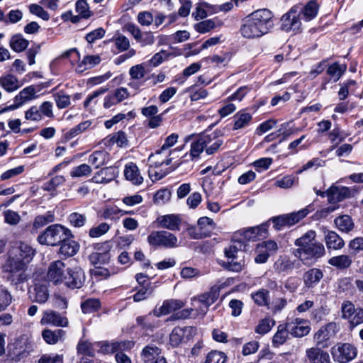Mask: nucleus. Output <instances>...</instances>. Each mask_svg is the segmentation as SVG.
I'll return each instance as SVG.
<instances>
[{
    "label": "nucleus",
    "mask_w": 363,
    "mask_h": 363,
    "mask_svg": "<svg viewBox=\"0 0 363 363\" xmlns=\"http://www.w3.org/2000/svg\"><path fill=\"white\" fill-rule=\"evenodd\" d=\"M35 252V249L23 242H18L16 247H13L2 266L6 281L14 286L26 281L28 278L26 271Z\"/></svg>",
    "instance_id": "1"
},
{
    "label": "nucleus",
    "mask_w": 363,
    "mask_h": 363,
    "mask_svg": "<svg viewBox=\"0 0 363 363\" xmlns=\"http://www.w3.org/2000/svg\"><path fill=\"white\" fill-rule=\"evenodd\" d=\"M273 26L272 13L266 9H259L252 12L242 20L240 32L244 38L257 39L269 33Z\"/></svg>",
    "instance_id": "2"
},
{
    "label": "nucleus",
    "mask_w": 363,
    "mask_h": 363,
    "mask_svg": "<svg viewBox=\"0 0 363 363\" xmlns=\"http://www.w3.org/2000/svg\"><path fill=\"white\" fill-rule=\"evenodd\" d=\"M316 236L314 230H308L294 242L298 247L293 250L292 254L305 265H311L325 254L324 245L318 242H313Z\"/></svg>",
    "instance_id": "3"
},
{
    "label": "nucleus",
    "mask_w": 363,
    "mask_h": 363,
    "mask_svg": "<svg viewBox=\"0 0 363 363\" xmlns=\"http://www.w3.org/2000/svg\"><path fill=\"white\" fill-rule=\"evenodd\" d=\"M175 150H170L161 147L160 150L149 156L148 161L151 164L148 172L152 180H159L165 176V172H157L155 171V168L171 164L172 160L174 159L173 155H175Z\"/></svg>",
    "instance_id": "4"
},
{
    "label": "nucleus",
    "mask_w": 363,
    "mask_h": 363,
    "mask_svg": "<svg viewBox=\"0 0 363 363\" xmlns=\"http://www.w3.org/2000/svg\"><path fill=\"white\" fill-rule=\"evenodd\" d=\"M67 236H72V231L60 224H52L41 233L37 240L40 245L56 246Z\"/></svg>",
    "instance_id": "5"
},
{
    "label": "nucleus",
    "mask_w": 363,
    "mask_h": 363,
    "mask_svg": "<svg viewBox=\"0 0 363 363\" xmlns=\"http://www.w3.org/2000/svg\"><path fill=\"white\" fill-rule=\"evenodd\" d=\"M219 296V289L213 287L209 291L202 294L198 296H194L191 299V306L196 316H203Z\"/></svg>",
    "instance_id": "6"
},
{
    "label": "nucleus",
    "mask_w": 363,
    "mask_h": 363,
    "mask_svg": "<svg viewBox=\"0 0 363 363\" xmlns=\"http://www.w3.org/2000/svg\"><path fill=\"white\" fill-rule=\"evenodd\" d=\"M148 243L155 247L174 248L179 246L177 238L169 231H152L147 237Z\"/></svg>",
    "instance_id": "7"
},
{
    "label": "nucleus",
    "mask_w": 363,
    "mask_h": 363,
    "mask_svg": "<svg viewBox=\"0 0 363 363\" xmlns=\"http://www.w3.org/2000/svg\"><path fill=\"white\" fill-rule=\"evenodd\" d=\"M301 17L298 13V6H293L281 18V28L286 32L301 31Z\"/></svg>",
    "instance_id": "8"
},
{
    "label": "nucleus",
    "mask_w": 363,
    "mask_h": 363,
    "mask_svg": "<svg viewBox=\"0 0 363 363\" xmlns=\"http://www.w3.org/2000/svg\"><path fill=\"white\" fill-rule=\"evenodd\" d=\"M285 323L290 335L294 337H303L307 335L311 331V323L307 319L291 317L286 318Z\"/></svg>",
    "instance_id": "9"
},
{
    "label": "nucleus",
    "mask_w": 363,
    "mask_h": 363,
    "mask_svg": "<svg viewBox=\"0 0 363 363\" xmlns=\"http://www.w3.org/2000/svg\"><path fill=\"white\" fill-rule=\"evenodd\" d=\"M342 318L349 321L352 328L363 323V309L355 308L349 301H345L341 306Z\"/></svg>",
    "instance_id": "10"
},
{
    "label": "nucleus",
    "mask_w": 363,
    "mask_h": 363,
    "mask_svg": "<svg viewBox=\"0 0 363 363\" xmlns=\"http://www.w3.org/2000/svg\"><path fill=\"white\" fill-rule=\"evenodd\" d=\"M337 330V325L334 322L321 327L313 335L316 346L321 348L328 347L330 345V340L335 335Z\"/></svg>",
    "instance_id": "11"
},
{
    "label": "nucleus",
    "mask_w": 363,
    "mask_h": 363,
    "mask_svg": "<svg viewBox=\"0 0 363 363\" xmlns=\"http://www.w3.org/2000/svg\"><path fill=\"white\" fill-rule=\"evenodd\" d=\"M332 354L335 361L347 363L356 357L357 350L353 345L345 343L333 347Z\"/></svg>",
    "instance_id": "12"
},
{
    "label": "nucleus",
    "mask_w": 363,
    "mask_h": 363,
    "mask_svg": "<svg viewBox=\"0 0 363 363\" xmlns=\"http://www.w3.org/2000/svg\"><path fill=\"white\" fill-rule=\"evenodd\" d=\"M36 91L33 86H29L22 89L13 99V104L0 111V113L17 109L26 103L35 98Z\"/></svg>",
    "instance_id": "13"
},
{
    "label": "nucleus",
    "mask_w": 363,
    "mask_h": 363,
    "mask_svg": "<svg viewBox=\"0 0 363 363\" xmlns=\"http://www.w3.org/2000/svg\"><path fill=\"white\" fill-rule=\"evenodd\" d=\"M85 281V274L82 268L76 267L67 269L63 282L70 289H80Z\"/></svg>",
    "instance_id": "14"
},
{
    "label": "nucleus",
    "mask_w": 363,
    "mask_h": 363,
    "mask_svg": "<svg viewBox=\"0 0 363 363\" xmlns=\"http://www.w3.org/2000/svg\"><path fill=\"white\" fill-rule=\"evenodd\" d=\"M203 138L205 152L208 155L217 152L223 144V140L220 137V131L215 130L210 133H203Z\"/></svg>",
    "instance_id": "15"
},
{
    "label": "nucleus",
    "mask_w": 363,
    "mask_h": 363,
    "mask_svg": "<svg viewBox=\"0 0 363 363\" xmlns=\"http://www.w3.org/2000/svg\"><path fill=\"white\" fill-rule=\"evenodd\" d=\"M128 74L130 75V81L128 85L130 87L134 89H139L144 85L145 82L144 77L146 74L144 64L142 63L132 66L129 69Z\"/></svg>",
    "instance_id": "16"
},
{
    "label": "nucleus",
    "mask_w": 363,
    "mask_h": 363,
    "mask_svg": "<svg viewBox=\"0 0 363 363\" xmlns=\"http://www.w3.org/2000/svg\"><path fill=\"white\" fill-rule=\"evenodd\" d=\"M40 324L54 327H67L69 321L65 316H62L59 313L49 309L43 311Z\"/></svg>",
    "instance_id": "17"
},
{
    "label": "nucleus",
    "mask_w": 363,
    "mask_h": 363,
    "mask_svg": "<svg viewBox=\"0 0 363 363\" xmlns=\"http://www.w3.org/2000/svg\"><path fill=\"white\" fill-rule=\"evenodd\" d=\"M184 306L185 303L181 300L167 299L163 301L162 305L159 308H155L152 311V314L155 316L160 317L180 310Z\"/></svg>",
    "instance_id": "18"
},
{
    "label": "nucleus",
    "mask_w": 363,
    "mask_h": 363,
    "mask_svg": "<svg viewBox=\"0 0 363 363\" xmlns=\"http://www.w3.org/2000/svg\"><path fill=\"white\" fill-rule=\"evenodd\" d=\"M155 222L160 228L174 231L180 229L182 220L177 215L168 214L159 216Z\"/></svg>",
    "instance_id": "19"
},
{
    "label": "nucleus",
    "mask_w": 363,
    "mask_h": 363,
    "mask_svg": "<svg viewBox=\"0 0 363 363\" xmlns=\"http://www.w3.org/2000/svg\"><path fill=\"white\" fill-rule=\"evenodd\" d=\"M118 172L115 167H107L98 171L91 178V181L96 184H107L113 181Z\"/></svg>",
    "instance_id": "20"
},
{
    "label": "nucleus",
    "mask_w": 363,
    "mask_h": 363,
    "mask_svg": "<svg viewBox=\"0 0 363 363\" xmlns=\"http://www.w3.org/2000/svg\"><path fill=\"white\" fill-rule=\"evenodd\" d=\"M64 269L65 264L62 261L57 260L51 262L48 271V277L49 280L55 284L63 282L65 277Z\"/></svg>",
    "instance_id": "21"
},
{
    "label": "nucleus",
    "mask_w": 363,
    "mask_h": 363,
    "mask_svg": "<svg viewBox=\"0 0 363 363\" xmlns=\"http://www.w3.org/2000/svg\"><path fill=\"white\" fill-rule=\"evenodd\" d=\"M195 330L193 327L174 328L169 335L170 345L174 347H178L184 340L186 335H191Z\"/></svg>",
    "instance_id": "22"
},
{
    "label": "nucleus",
    "mask_w": 363,
    "mask_h": 363,
    "mask_svg": "<svg viewBox=\"0 0 363 363\" xmlns=\"http://www.w3.org/2000/svg\"><path fill=\"white\" fill-rule=\"evenodd\" d=\"M74 235L67 236V238L62 240L59 254L63 257H68L74 256L79 250V245L73 240Z\"/></svg>",
    "instance_id": "23"
},
{
    "label": "nucleus",
    "mask_w": 363,
    "mask_h": 363,
    "mask_svg": "<svg viewBox=\"0 0 363 363\" xmlns=\"http://www.w3.org/2000/svg\"><path fill=\"white\" fill-rule=\"evenodd\" d=\"M125 178L134 185H140L143 182L138 167L133 162H128L124 168Z\"/></svg>",
    "instance_id": "24"
},
{
    "label": "nucleus",
    "mask_w": 363,
    "mask_h": 363,
    "mask_svg": "<svg viewBox=\"0 0 363 363\" xmlns=\"http://www.w3.org/2000/svg\"><path fill=\"white\" fill-rule=\"evenodd\" d=\"M319 6L315 1H310L305 6H298V13L305 21H310L318 14Z\"/></svg>",
    "instance_id": "25"
},
{
    "label": "nucleus",
    "mask_w": 363,
    "mask_h": 363,
    "mask_svg": "<svg viewBox=\"0 0 363 363\" xmlns=\"http://www.w3.org/2000/svg\"><path fill=\"white\" fill-rule=\"evenodd\" d=\"M350 191L348 187L331 186L326 191V196L330 203H337L349 196Z\"/></svg>",
    "instance_id": "26"
},
{
    "label": "nucleus",
    "mask_w": 363,
    "mask_h": 363,
    "mask_svg": "<svg viewBox=\"0 0 363 363\" xmlns=\"http://www.w3.org/2000/svg\"><path fill=\"white\" fill-rule=\"evenodd\" d=\"M306 355L311 363H330L329 354L318 347L307 349Z\"/></svg>",
    "instance_id": "27"
},
{
    "label": "nucleus",
    "mask_w": 363,
    "mask_h": 363,
    "mask_svg": "<svg viewBox=\"0 0 363 363\" xmlns=\"http://www.w3.org/2000/svg\"><path fill=\"white\" fill-rule=\"evenodd\" d=\"M162 349L155 344H149L145 346L141 352V358L143 363H152L157 357H162Z\"/></svg>",
    "instance_id": "28"
},
{
    "label": "nucleus",
    "mask_w": 363,
    "mask_h": 363,
    "mask_svg": "<svg viewBox=\"0 0 363 363\" xmlns=\"http://www.w3.org/2000/svg\"><path fill=\"white\" fill-rule=\"evenodd\" d=\"M323 277L322 271L317 268H313L304 273L303 279L304 285L307 288H313Z\"/></svg>",
    "instance_id": "29"
},
{
    "label": "nucleus",
    "mask_w": 363,
    "mask_h": 363,
    "mask_svg": "<svg viewBox=\"0 0 363 363\" xmlns=\"http://www.w3.org/2000/svg\"><path fill=\"white\" fill-rule=\"evenodd\" d=\"M252 120L250 113L245 110L238 111L233 117V130H240L248 127Z\"/></svg>",
    "instance_id": "30"
},
{
    "label": "nucleus",
    "mask_w": 363,
    "mask_h": 363,
    "mask_svg": "<svg viewBox=\"0 0 363 363\" xmlns=\"http://www.w3.org/2000/svg\"><path fill=\"white\" fill-rule=\"evenodd\" d=\"M325 242L328 249L329 250H340L345 245L343 239L334 231H329L325 235Z\"/></svg>",
    "instance_id": "31"
},
{
    "label": "nucleus",
    "mask_w": 363,
    "mask_h": 363,
    "mask_svg": "<svg viewBox=\"0 0 363 363\" xmlns=\"http://www.w3.org/2000/svg\"><path fill=\"white\" fill-rule=\"evenodd\" d=\"M105 250L103 252H94L89 256V259L91 263L94 266H100L109 262L111 254L108 245H106Z\"/></svg>",
    "instance_id": "32"
},
{
    "label": "nucleus",
    "mask_w": 363,
    "mask_h": 363,
    "mask_svg": "<svg viewBox=\"0 0 363 363\" xmlns=\"http://www.w3.org/2000/svg\"><path fill=\"white\" fill-rule=\"evenodd\" d=\"M65 335V332L61 329L52 330L50 329H45L42 332V337L43 340L50 345H55L60 340L63 339Z\"/></svg>",
    "instance_id": "33"
},
{
    "label": "nucleus",
    "mask_w": 363,
    "mask_h": 363,
    "mask_svg": "<svg viewBox=\"0 0 363 363\" xmlns=\"http://www.w3.org/2000/svg\"><path fill=\"white\" fill-rule=\"evenodd\" d=\"M328 264L338 269H345L352 265V259L347 255L334 256L329 259Z\"/></svg>",
    "instance_id": "34"
},
{
    "label": "nucleus",
    "mask_w": 363,
    "mask_h": 363,
    "mask_svg": "<svg viewBox=\"0 0 363 363\" xmlns=\"http://www.w3.org/2000/svg\"><path fill=\"white\" fill-rule=\"evenodd\" d=\"M334 223L339 230L342 233H350L354 228L352 218L348 215H343L336 218Z\"/></svg>",
    "instance_id": "35"
},
{
    "label": "nucleus",
    "mask_w": 363,
    "mask_h": 363,
    "mask_svg": "<svg viewBox=\"0 0 363 363\" xmlns=\"http://www.w3.org/2000/svg\"><path fill=\"white\" fill-rule=\"evenodd\" d=\"M108 160V153L104 150L94 151L89 157V162L94 166L95 168H99L106 164Z\"/></svg>",
    "instance_id": "36"
},
{
    "label": "nucleus",
    "mask_w": 363,
    "mask_h": 363,
    "mask_svg": "<svg viewBox=\"0 0 363 363\" xmlns=\"http://www.w3.org/2000/svg\"><path fill=\"white\" fill-rule=\"evenodd\" d=\"M220 23L217 18L207 19L195 23L194 28L199 33H206L213 30L217 26H220Z\"/></svg>",
    "instance_id": "37"
},
{
    "label": "nucleus",
    "mask_w": 363,
    "mask_h": 363,
    "mask_svg": "<svg viewBox=\"0 0 363 363\" xmlns=\"http://www.w3.org/2000/svg\"><path fill=\"white\" fill-rule=\"evenodd\" d=\"M101 58L99 55H86L76 67V72L82 73L86 69H91L99 64Z\"/></svg>",
    "instance_id": "38"
},
{
    "label": "nucleus",
    "mask_w": 363,
    "mask_h": 363,
    "mask_svg": "<svg viewBox=\"0 0 363 363\" xmlns=\"http://www.w3.org/2000/svg\"><path fill=\"white\" fill-rule=\"evenodd\" d=\"M0 86L9 92L18 89L21 86L18 79L12 74L0 77Z\"/></svg>",
    "instance_id": "39"
},
{
    "label": "nucleus",
    "mask_w": 363,
    "mask_h": 363,
    "mask_svg": "<svg viewBox=\"0 0 363 363\" xmlns=\"http://www.w3.org/2000/svg\"><path fill=\"white\" fill-rule=\"evenodd\" d=\"M33 301L44 303L49 298V293L46 284H36L34 287Z\"/></svg>",
    "instance_id": "40"
},
{
    "label": "nucleus",
    "mask_w": 363,
    "mask_h": 363,
    "mask_svg": "<svg viewBox=\"0 0 363 363\" xmlns=\"http://www.w3.org/2000/svg\"><path fill=\"white\" fill-rule=\"evenodd\" d=\"M289 334H290V333L288 328L286 327V323L284 325H279L277 327V330L272 339L273 345L274 346H279L283 345L289 337Z\"/></svg>",
    "instance_id": "41"
},
{
    "label": "nucleus",
    "mask_w": 363,
    "mask_h": 363,
    "mask_svg": "<svg viewBox=\"0 0 363 363\" xmlns=\"http://www.w3.org/2000/svg\"><path fill=\"white\" fill-rule=\"evenodd\" d=\"M276 268L282 272L292 270L294 268H299L300 264L296 260H291L287 257H281L275 263Z\"/></svg>",
    "instance_id": "42"
},
{
    "label": "nucleus",
    "mask_w": 363,
    "mask_h": 363,
    "mask_svg": "<svg viewBox=\"0 0 363 363\" xmlns=\"http://www.w3.org/2000/svg\"><path fill=\"white\" fill-rule=\"evenodd\" d=\"M310 212L308 207L302 208L296 212L285 214L288 226H291L298 223L301 219L305 218Z\"/></svg>",
    "instance_id": "43"
},
{
    "label": "nucleus",
    "mask_w": 363,
    "mask_h": 363,
    "mask_svg": "<svg viewBox=\"0 0 363 363\" xmlns=\"http://www.w3.org/2000/svg\"><path fill=\"white\" fill-rule=\"evenodd\" d=\"M29 45V41L20 35H13L10 40L11 48L18 52L23 51Z\"/></svg>",
    "instance_id": "44"
},
{
    "label": "nucleus",
    "mask_w": 363,
    "mask_h": 363,
    "mask_svg": "<svg viewBox=\"0 0 363 363\" xmlns=\"http://www.w3.org/2000/svg\"><path fill=\"white\" fill-rule=\"evenodd\" d=\"M245 247V245L240 240H233L231 244L225 247L224 250L225 255L228 258L234 259L236 257V254L238 251L243 250Z\"/></svg>",
    "instance_id": "45"
},
{
    "label": "nucleus",
    "mask_w": 363,
    "mask_h": 363,
    "mask_svg": "<svg viewBox=\"0 0 363 363\" xmlns=\"http://www.w3.org/2000/svg\"><path fill=\"white\" fill-rule=\"evenodd\" d=\"M54 220V214L51 211H48L44 215H39L35 218L33 223V228L35 229H38L50 223H52Z\"/></svg>",
    "instance_id": "46"
},
{
    "label": "nucleus",
    "mask_w": 363,
    "mask_h": 363,
    "mask_svg": "<svg viewBox=\"0 0 363 363\" xmlns=\"http://www.w3.org/2000/svg\"><path fill=\"white\" fill-rule=\"evenodd\" d=\"M203 150H205V146L203 135H201L191 144L190 156L191 160L198 158Z\"/></svg>",
    "instance_id": "47"
},
{
    "label": "nucleus",
    "mask_w": 363,
    "mask_h": 363,
    "mask_svg": "<svg viewBox=\"0 0 363 363\" xmlns=\"http://www.w3.org/2000/svg\"><path fill=\"white\" fill-rule=\"evenodd\" d=\"M132 211H126L120 209L116 206H108L105 208L101 213V216L105 219H111L113 220L118 216L119 214H129L131 213Z\"/></svg>",
    "instance_id": "48"
},
{
    "label": "nucleus",
    "mask_w": 363,
    "mask_h": 363,
    "mask_svg": "<svg viewBox=\"0 0 363 363\" xmlns=\"http://www.w3.org/2000/svg\"><path fill=\"white\" fill-rule=\"evenodd\" d=\"M16 344L17 346H19L20 348L23 347L22 350H20L18 352V355H21L23 357L28 354L35 347L34 341L28 337H22Z\"/></svg>",
    "instance_id": "49"
},
{
    "label": "nucleus",
    "mask_w": 363,
    "mask_h": 363,
    "mask_svg": "<svg viewBox=\"0 0 363 363\" xmlns=\"http://www.w3.org/2000/svg\"><path fill=\"white\" fill-rule=\"evenodd\" d=\"M210 9H213L209 4L206 2L196 4L195 11L192 13V16L196 21L204 19L208 16V11Z\"/></svg>",
    "instance_id": "50"
},
{
    "label": "nucleus",
    "mask_w": 363,
    "mask_h": 363,
    "mask_svg": "<svg viewBox=\"0 0 363 363\" xmlns=\"http://www.w3.org/2000/svg\"><path fill=\"white\" fill-rule=\"evenodd\" d=\"M346 70V65H340L337 62L332 64L329 66L327 69V74L332 78L335 82H337L342 76V74Z\"/></svg>",
    "instance_id": "51"
},
{
    "label": "nucleus",
    "mask_w": 363,
    "mask_h": 363,
    "mask_svg": "<svg viewBox=\"0 0 363 363\" xmlns=\"http://www.w3.org/2000/svg\"><path fill=\"white\" fill-rule=\"evenodd\" d=\"M101 307V302L98 298H89L81 304V308L84 313H91L96 311Z\"/></svg>",
    "instance_id": "52"
},
{
    "label": "nucleus",
    "mask_w": 363,
    "mask_h": 363,
    "mask_svg": "<svg viewBox=\"0 0 363 363\" xmlns=\"http://www.w3.org/2000/svg\"><path fill=\"white\" fill-rule=\"evenodd\" d=\"M13 296L9 290L0 286V312L5 311L12 303Z\"/></svg>",
    "instance_id": "53"
},
{
    "label": "nucleus",
    "mask_w": 363,
    "mask_h": 363,
    "mask_svg": "<svg viewBox=\"0 0 363 363\" xmlns=\"http://www.w3.org/2000/svg\"><path fill=\"white\" fill-rule=\"evenodd\" d=\"M252 298L254 301L259 306H267L269 303V294L268 290L261 289L252 294Z\"/></svg>",
    "instance_id": "54"
},
{
    "label": "nucleus",
    "mask_w": 363,
    "mask_h": 363,
    "mask_svg": "<svg viewBox=\"0 0 363 363\" xmlns=\"http://www.w3.org/2000/svg\"><path fill=\"white\" fill-rule=\"evenodd\" d=\"M275 325V321L269 318L262 319L256 326L255 331L259 335H264L269 332Z\"/></svg>",
    "instance_id": "55"
},
{
    "label": "nucleus",
    "mask_w": 363,
    "mask_h": 363,
    "mask_svg": "<svg viewBox=\"0 0 363 363\" xmlns=\"http://www.w3.org/2000/svg\"><path fill=\"white\" fill-rule=\"evenodd\" d=\"M96 349L95 343L87 341L79 342L77 345L78 353L88 357H94Z\"/></svg>",
    "instance_id": "56"
},
{
    "label": "nucleus",
    "mask_w": 363,
    "mask_h": 363,
    "mask_svg": "<svg viewBox=\"0 0 363 363\" xmlns=\"http://www.w3.org/2000/svg\"><path fill=\"white\" fill-rule=\"evenodd\" d=\"M58 108H65L70 105L71 97L64 91H58L53 95Z\"/></svg>",
    "instance_id": "57"
},
{
    "label": "nucleus",
    "mask_w": 363,
    "mask_h": 363,
    "mask_svg": "<svg viewBox=\"0 0 363 363\" xmlns=\"http://www.w3.org/2000/svg\"><path fill=\"white\" fill-rule=\"evenodd\" d=\"M227 357L223 352L212 350L206 356L204 363H225Z\"/></svg>",
    "instance_id": "58"
},
{
    "label": "nucleus",
    "mask_w": 363,
    "mask_h": 363,
    "mask_svg": "<svg viewBox=\"0 0 363 363\" xmlns=\"http://www.w3.org/2000/svg\"><path fill=\"white\" fill-rule=\"evenodd\" d=\"M171 198V192L167 189L158 190L154 195L153 201L157 205H163L167 203Z\"/></svg>",
    "instance_id": "59"
},
{
    "label": "nucleus",
    "mask_w": 363,
    "mask_h": 363,
    "mask_svg": "<svg viewBox=\"0 0 363 363\" xmlns=\"http://www.w3.org/2000/svg\"><path fill=\"white\" fill-rule=\"evenodd\" d=\"M105 141V144L107 143L110 144L116 143L119 147H123V145H126L128 142L125 134L122 131L117 132L116 133L110 136V138H106Z\"/></svg>",
    "instance_id": "60"
},
{
    "label": "nucleus",
    "mask_w": 363,
    "mask_h": 363,
    "mask_svg": "<svg viewBox=\"0 0 363 363\" xmlns=\"http://www.w3.org/2000/svg\"><path fill=\"white\" fill-rule=\"evenodd\" d=\"M112 41L120 52L128 50L130 45L128 38L123 35H118L113 37Z\"/></svg>",
    "instance_id": "61"
},
{
    "label": "nucleus",
    "mask_w": 363,
    "mask_h": 363,
    "mask_svg": "<svg viewBox=\"0 0 363 363\" xmlns=\"http://www.w3.org/2000/svg\"><path fill=\"white\" fill-rule=\"evenodd\" d=\"M91 173V167L86 164H82L72 169L70 176L72 177H82L89 176Z\"/></svg>",
    "instance_id": "62"
},
{
    "label": "nucleus",
    "mask_w": 363,
    "mask_h": 363,
    "mask_svg": "<svg viewBox=\"0 0 363 363\" xmlns=\"http://www.w3.org/2000/svg\"><path fill=\"white\" fill-rule=\"evenodd\" d=\"M68 220L71 225L80 228L84 225L86 221V217L84 214L74 212L68 216Z\"/></svg>",
    "instance_id": "63"
},
{
    "label": "nucleus",
    "mask_w": 363,
    "mask_h": 363,
    "mask_svg": "<svg viewBox=\"0 0 363 363\" xmlns=\"http://www.w3.org/2000/svg\"><path fill=\"white\" fill-rule=\"evenodd\" d=\"M348 248L353 255L363 251V237H357L351 240L348 243Z\"/></svg>",
    "instance_id": "64"
}]
</instances>
